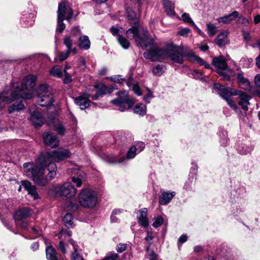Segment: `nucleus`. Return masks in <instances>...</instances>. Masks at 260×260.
<instances>
[{
  "instance_id": "obj_1",
  "label": "nucleus",
  "mask_w": 260,
  "mask_h": 260,
  "mask_svg": "<svg viewBox=\"0 0 260 260\" xmlns=\"http://www.w3.org/2000/svg\"><path fill=\"white\" fill-rule=\"evenodd\" d=\"M71 154L69 149L63 148L41 153L36 164L32 162L23 164L25 175L39 186H45L48 180H51L56 175L57 167L53 161L63 160L70 157Z\"/></svg>"
},
{
  "instance_id": "obj_2",
  "label": "nucleus",
  "mask_w": 260,
  "mask_h": 260,
  "mask_svg": "<svg viewBox=\"0 0 260 260\" xmlns=\"http://www.w3.org/2000/svg\"><path fill=\"white\" fill-rule=\"evenodd\" d=\"M20 83H13L10 86L6 87L0 91V111L5 106L17 100H30L32 98L31 93H24L21 88Z\"/></svg>"
},
{
  "instance_id": "obj_3",
  "label": "nucleus",
  "mask_w": 260,
  "mask_h": 260,
  "mask_svg": "<svg viewBox=\"0 0 260 260\" xmlns=\"http://www.w3.org/2000/svg\"><path fill=\"white\" fill-rule=\"evenodd\" d=\"M126 35L130 40L134 39L136 44L143 49L152 45L154 42V39L150 36L147 30L139 29L136 25L127 29Z\"/></svg>"
},
{
  "instance_id": "obj_4",
  "label": "nucleus",
  "mask_w": 260,
  "mask_h": 260,
  "mask_svg": "<svg viewBox=\"0 0 260 260\" xmlns=\"http://www.w3.org/2000/svg\"><path fill=\"white\" fill-rule=\"evenodd\" d=\"M57 13L56 31L61 33L65 28V24L63 21L66 18L70 22L72 19L73 11L67 2L62 1L58 5Z\"/></svg>"
},
{
  "instance_id": "obj_5",
  "label": "nucleus",
  "mask_w": 260,
  "mask_h": 260,
  "mask_svg": "<svg viewBox=\"0 0 260 260\" xmlns=\"http://www.w3.org/2000/svg\"><path fill=\"white\" fill-rule=\"evenodd\" d=\"M212 64L215 68L217 73L224 80H230L231 77L235 75L233 71L229 68L226 60L222 55L214 57Z\"/></svg>"
},
{
  "instance_id": "obj_6",
  "label": "nucleus",
  "mask_w": 260,
  "mask_h": 260,
  "mask_svg": "<svg viewBox=\"0 0 260 260\" xmlns=\"http://www.w3.org/2000/svg\"><path fill=\"white\" fill-rule=\"evenodd\" d=\"M80 205L86 208L94 207L98 202V196L95 191L88 188L83 189L78 194Z\"/></svg>"
},
{
  "instance_id": "obj_7",
  "label": "nucleus",
  "mask_w": 260,
  "mask_h": 260,
  "mask_svg": "<svg viewBox=\"0 0 260 260\" xmlns=\"http://www.w3.org/2000/svg\"><path fill=\"white\" fill-rule=\"evenodd\" d=\"M190 50L186 47L181 48L171 44L167 47L166 58H169L174 63L182 64L184 61L183 57H186L185 53L190 52Z\"/></svg>"
},
{
  "instance_id": "obj_8",
  "label": "nucleus",
  "mask_w": 260,
  "mask_h": 260,
  "mask_svg": "<svg viewBox=\"0 0 260 260\" xmlns=\"http://www.w3.org/2000/svg\"><path fill=\"white\" fill-rule=\"evenodd\" d=\"M37 103L42 107H47L52 105L54 98L51 88L47 84H41L37 89Z\"/></svg>"
},
{
  "instance_id": "obj_9",
  "label": "nucleus",
  "mask_w": 260,
  "mask_h": 260,
  "mask_svg": "<svg viewBox=\"0 0 260 260\" xmlns=\"http://www.w3.org/2000/svg\"><path fill=\"white\" fill-rule=\"evenodd\" d=\"M214 88L218 91L219 95L227 102V104L233 108L235 112H238L239 110V108L232 98V95H234L233 92L235 91V89L226 87L219 83H215L214 84Z\"/></svg>"
},
{
  "instance_id": "obj_10",
  "label": "nucleus",
  "mask_w": 260,
  "mask_h": 260,
  "mask_svg": "<svg viewBox=\"0 0 260 260\" xmlns=\"http://www.w3.org/2000/svg\"><path fill=\"white\" fill-rule=\"evenodd\" d=\"M117 94L118 98L111 100L110 103L118 107L119 111L124 112L133 106L135 101L129 98L126 92H118Z\"/></svg>"
},
{
  "instance_id": "obj_11",
  "label": "nucleus",
  "mask_w": 260,
  "mask_h": 260,
  "mask_svg": "<svg viewBox=\"0 0 260 260\" xmlns=\"http://www.w3.org/2000/svg\"><path fill=\"white\" fill-rule=\"evenodd\" d=\"M154 41L152 45L149 46L146 49L148 51L144 53V56L146 59H149L152 61H159L161 59L166 58L167 48L160 49L155 47Z\"/></svg>"
},
{
  "instance_id": "obj_12",
  "label": "nucleus",
  "mask_w": 260,
  "mask_h": 260,
  "mask_svg": "<svg viewBox=\"0 0 260 260\" xmlns=\"http://www.w3.org/2000/svg\"><path fill=\"white\" fill-rule=\"evenodd\" d=\"M77 191V189L72 185L71 182H67L60 186L58 192L60 196L71 198L76 195Z\"/></svg>"
},
{
  "instance_id": "obj_13",
  "label": "nucleus",
  "mask_w": 260,
  "mask_h": 260,
  "mask_svg": "<svg viewBox=\"0 0 260 260\" xmlns=\"http://www.w3.org/2000/svg\"><path fill=\"white\" fill-rule=\"evenodd\" d=\"M95 88H97L96 94L92 96V99L96 100L100 97H103L104 95L112 93L114 90L117 89V87L114 86H107L103 83H99L94 85Z\"/></svg>"
},
{
  "instance_id": "obj_14",
  "label": "nucleus",
  "mask_w": 260,
  "mask_h": 260,
  "mask_svg": "<svg viewBox=\"0 0 260 260\" xmlns=\"http://www.w3.org/2000/svg\"><path fill=\"white\" fill-rule=\"evenodd\" d=\"M233 93H234V95L239 96L240 101L238 102V105L241 107L243 110L247 111L248 106L250 104L249 100L251 98V96L245 92L240 90L235 89V91Z\"/></svg>"
},
{
  "instance_id": "obj_15",
  "label": "nucleus",
  "mask_w": 260,
  "mask_h": 260,
  "mask_svg": "<svg viewBox=\"0 0 260 260\" xmlns=\"http://www.w3.org/2000/svg\"><path fill=\"white\" fill-rule=\"evenodd\" d=\"M36 76L33 75H29L24 78V82L25 85L22 83L18 82L22 85L20 87L23 89L22 90L24 93L29 92L32 94V97L34 96V94L31 91V90L36 84Z\"/></svg>"
},
{
  "instance_id": "obj_16",
  "label": "nucleus",
  "mask_w": 260,
  "mask_h": 260,
  "mask_svg": "<svg viewBox=\"0 0 260 260\" xmlns=\"http://www.w3.org/2000/svg\"><path fill=\"white\" fill-rule=\"evenodd\" d=\"M32 214V211L28 207H24L17 210L13 215V217L16 224L19 222L30 217Z\"/></svg>"
},
{
  "instance_id": "obj_17",
  "label": "nucleus",
  "mask_w": 260,
  "mask_h": 260,
  "mask_svg": "<svg viewBox=\"0 0 260 260\" xmlns=\"http://www.w3.org/2000/svg\"><path fill=\"white\" fill-rule=\"evenodd\" d=\"M89 95L87 93H83L74 99L75 103L78 105L82 110L88 108L90 101L89 100Z\"/></svg>"
},
{
  "instance_id": "obj_18",
  "label": "nucleus",
  "mask_w": 260,
  "mask_h": 260,
  "mask_svg": "<svg viewBox=\"0 0 260 260\" xmlns=\"http://www.w3.org/2000/svg\"><path fill=\"white\" fill-rule=\"evenodd\" d=\"M185 55H186V58L189 61L196 62L200 66H204L207 69H211L209 64L200 57L197 56L192 50H190L189 53H185Z\"/></svg>"
},
{
  "instance_id": "obj_19",
  "label": "nucleus",
  "mask_w": 260,
  "mask_h": 260,
  "mask_svg": "<svg viewBox=\"0 0 260 260\" xmlns=\"http://www.w3.org/2000/svg\"><path fill=\"white\" fill-rule=\"evenodd\" d=\"M43 138L45 144L51 147H55L59 145V140L53 134L45 133L43 135Z\"/></svg>"
},
{
  "instance_id": "obj_20",
  "label": "nucleus",
  "mask_w": 260,
  "mask_h": 260,
  "mask_svg": "<svg viewBox=\"0 0 260 260\" xmlns=\"http://www.w3.org/2000/svg\"><path fill=\"white\" fill-rule=\"evenodd\" d=\"M21 185L24 187L28 193L35 200L39 198V196L37 191L36 187L31 184V183L27 180H23L21 182Z\"/></svg>"
},
{
  "instance_id": "obj_21",
  "label": "nucleus",
  "mask_w": 260,
  "mask_h": 260,
  "mask_svg": "<svg viewBox=\"0 0 260 260\" xmlns=\"http://www.w3.org/2000/svg\"><path fill=\"white\" fill-rule=\"evenodd\" d=\"M237 78L239 85L245 90L251 89L250 83L248 79L244 77V73L239 72L237 74Z\"/></svg>"
},
{
  "instance_id": "obj_22",
  "label": "nucleus",
  "mask_w": 260,
  "mask_h": 260,
  "mask_svg": "<svg viewBox=\"0 0 260 260\" xmlns=\"http://www.w3.org/2000/svg\"><path fill=\"white\" fill-rule=\"evenodd\" d=\"M29 120L36 127L41 126L44 123L41 114L38 111L30 112Z\"/></svg>"
},
{
  "instance_id": "obj_23",
  "label": "nucleus",
  "mask_w": 260,
  "mask_h": 260,
  "mask_svg": "<svg viewBox=\"0 0 260 260\" xmlns=\"http://www.w3.org/2000/svg\"><path fill=\"white\" fill-rule=\"evenodd\" d=\"M139 223L144 227L147 228L149 225V221L147 218V209L143 208L139 210V215L137 217Z\"/></svg>"
},
{
  "instance_id": "obj_24",
  "label": "nucleus",
  "mask_w": 260,
  "mask_h": 260,
  "mask_svg": "<svg viewBox=\"0 0 260 260\" xmlns=\"http://www.w3.org/2000/svg\"><path fill=\"white\" fill-rule=\"evenodd\" d=\"M175 192L174 191H164L159 198V203L160 204L165 205L168 204L173 198L175 196Z\"/></svg>"
},
{
  "instance_id": "obj_25",
  "label": "nucleus",
  "mask_w": 260,
  "mask_h": 260,
  "mask_svg": "<svg viewBox=\"0 0 260 260\" xmlns=\"http://www.w3.org/2000/svg\"><path fill=\"white\" fill-rule=\"evenodd\" d=\"M239 15V13L237 11H234L229 15L218 18L217 20L219 22L228 24L237 18Z\"/></svg>"
},
{
  "instance_id": "obj_26",
  "label": "nucleus",
  "mask_w": 260,
  "mask_h": 260,
  "mask_svg": "<svg viewBox=\"0 0 260 260\" xmlns=\"http://www.w3.org/2000/svg\"><path fill=\"white\" fill-rule=\"evenodd\" d=\"M74 43V41L71 36L66 35L63 38V44L66 46L67 50L72 51L74 54H75L77 52V50L73 47Z\"/></svg>"
},
{
  "instance_id": "obj_27",
  "label": "nucleus",
  "mask_w": 260,
  "mask_h": 260,
  "mask_svg": "<svg viewBox=\"0 0 260 260\" xmlns=\"http://www.w3.org/2000/svg\"><path fill=\"white\" fill-rule=\"evenodd\" d=\"M228 31H223L216 38L215 42L218 46L222 47L229 43L228 39Z\"/></svg>"
},
{
  "instance_id": "obj_28",
  "label": "nucleus",
  "mask_w": 260,
  "mask_h": 260,
  "mask_svg": "<svg viewBox=\"0 0 260 260\" xmlns=\"http://www.w3.org/2000/svg\"><path fill=\"white\" fill-rule=\"evenodd\" d=\"M25 106L23 103L22 100H21L19 102H16L13 104L9 106L8 108V111L9 114H12L14 112H18L20 111L24 110Z\"/></svg>"
},
{
  "instance_id": "obj_29",
  "label": "nucleus",
  "mask_w": 260,
  "mask_h": 260,
  "mask_svg": "<svg viewBox=\"0 0 260 260\" xmlns=\"http://www.w3.org/2000/svg\"><path fill=\"white\" fill-rule=\"evenodd\" d=\"M78 46L83 50H88L90 47V41L87 36H80L78 39Z\"/></svg>"
},
{
  "instance_id": "obj_30",
  "label": "nucleus",
  "mask_w": 260,
  "mask_h": 260,
  "mask_svg": "<svg viewBox=\"0 0 260 260\" xmlns=\"http://www.w3.org/2000/svg\"><path fill=\"white\" fill-rule=\"evenodd\" d=\"M163 6L167 15L173 17L175 15L174 11V4L169 0H162Z\"/></svg>"
},
{
  "instance_id": "obj_31",
  "label": "nucleus",
  "mask_w": 260,
  "mask_h": 260,
  "mask_svg": "<svg viewBox=\"0 0 260 260\" xmlns=\"http://www.w3.org/2000/svg\"><path fill=\"white\" fill-rule=\"evenodd\" d=\"M133 111L134 113L138 114L140 116H143L147 112L146 106L142 103L138 104L135 106Z\"/></svg>"
},
{
  "instance_id": "obj_32",
  "label": "nucleus",
  "mask_w": 260,
  "mask_h": 260,
  "mask_svg": "<svg viewBox=\"0 0 260 260\" xmlns=\"http://www.w3.org/2000/svg\"><path fill=\"white\" fill-rule=\"evenodd\" d=\"M46 257L48 260H58L56 257V251L51 246L46 249Z\"/></svg>"
},
{
  "instance_id": "obj_33",
  "label": "nucleus",
  "mask_w": 260,
  "mask_h": 260,
  "mask_svg": "<svg viewBox=\"0 0 260 260\" xmlns=\"http://www.w3.org/2000/svg\"><path fill=\"white\" fill-rule=\"evenodd\" d=\"M50 74L54 77L61 78L62 76V73L61 68L57 66L54 67L50 71Z\"/></svg>"
},
{
  "instance_id": "obj_34",
  "label": "nucleus",
  "mask_w": 260,
  "mask_h": 260,
  "mask_svg": "<svg viewBox=\"0 0 260 260\" xmlns=\"http://www.w3.org/2000/svg\"><path fill=\"white\" fill-rule=\"evenodd\" d=\"M118 43L121 46V47L124 49H127L130 45L129 42L124 37L119 36L117 38Z\"/></svg>"
},
{
  "instance_id": "obj_35",
  "label": "nucleus",
  "mask_w": 260,
  "mask_h": 260,
  "mask_svg": "<svg viewBox=\"0 0 260 260\" xmlns=\"http://www.w3.org/2000/svg\"><path fill=\"white\" fill-rule=\"evenodd\" d=\"M73 217L72 215L70 213H67L63 218V222L65 224V225L68 227L70 228V226H72L73 224Z\"/></svg>"
},
{
  "instance_id": "obj_36",
  "label": "nucleus",
  "mask_w": 260,
  "mask_h": 260,
  "mask_svg": "<svg viewBox=\"0 0 260 260\" xmlns=\"http://www.w3.org/2000/svg\"><path fill=\"white\" fill-rule=\"evenodd\" d=\"M208 34L209 36L213 37L215 35L217 31L216 27L213 24L209 23L207 24Z\"/></svg>"
},
{
  "instance_id": "obj_37",
  "label": "nucleus",
  "mask_w": 260,
  "mask_h": 260,
  "mask_svg": "<svg viewBox=\"0 0 260 260\" xmlns=\"http://www.w3.org/2000/svg\"><path fill=\"white\" fill-rule=\"evenodd\" d=\"M137 150V149L135 146L131 147L127 153L126 157L129 159L134 158L136 154Z\"/></svg>"
},
{
  "instance_id": "obj_38",
  "label": "nucleus",
  "mask_w": 260,
  "mask_h": 260,
  "mask_svg": "<svg viewBox=\"0 0 260 260\" xmlns=\"http://www.w3.org/2000/svg\"><path fill=\"white\" fill-rule=\"evenodd\" d=\"M154 221L152 224V226L155 228L160 226L164 222L163 218L161 216H157L154 218Z\"/></svg>"
},
{
  "instance_id": "obj_39",
  "label": "nucleus",
  "mask_w": 260,
  "mask_h": 260,
  "mask_svg": "<svg viewBox=\"0 0 260 260\" xmlns=\"http://www.w3.org/2000/svg\"><path fill=\"white\" fill-rule=\"evenodd\" d=\"M252 151V149L250 147L246 146H242L238 148V152L242 155H246L250 153Z\"/></svg>"
},
{
  "instance_id": "obj_40",
  "label": "nucleus",
  "mask_w": 260,
  "mask_h": 260,
  "mask_svg": "<svg viewBox=\"0 0 260 260\" xmlns=\"http://www.w3.org/2000/svg\"><path fill=\"white\" fill-rule=\"evenodd\" d=\"M191 30L187 27H180L179 30L177 32V35L181 36H187V35L190 33Z\"/></svg>"
},
{
  "instance_id": "obj_41",
  "label": "nucleus",
  "mask_w": 260,
  "mask_h": 260,
  "mask_svg": "<svg viewBox=\"0 0 260 260\" xmlns=\"http://www.w3.org/2000/svg\"><path fill=\"white\" fill-rule=\"evenodd\" d=\"M71 53H72V52L69 50L60 52L59 54V60L63 61L69 57Z\"/></svg>"
},
{
  "instance_id": "obj_42",
  "label": "nucleus",
  "mask_w": 260,
  "mask_h": 260,
  "mask_svg": "<svg viewBox=\"0 0 260 260\" xmlns=\"http://www.w3.org/2000/svg\"><path fill=\"white\" fill-rule=\"evenodd\" d=\"M182 19L185 22L188 23L191 25H194V22L190 18L188 13H184L181 16Z\"/></svg>"
},
{
  "instance_id": "obj_43",
  "label": "nucleus",
  "mask_w": 260,
  "mask_h": 260,
  "mask_svg": "<svg viewBox=\"0 0 260 260\" xmlns=\"http://www.w3.org/2000/svg\"><path fill=\"white\" fill-rule=\"evenodd\" d=\"M111 80L114 82L119 83L120 84H123V83L125 82L126 84H128V83L126 82L124 79L121 78V76L120 75L112 76L111 77Z\"/></svg>"
},
{
  "instance_id": "obj_44",
  "label": "nucleus",
  "mask_w": 260,
  "mask_h": 260,
  "mask_svg": "<svg viewBox=\"0 0 260 260\" xmlns=\"http://www.w3.org/2000/svg\"><path fill=\"white\" fill-rule=\"evenodd\" d=\"M118 254L115 252H110L103 258V260H117Z\"/></svg>"
},
{
  "instance_id": "obj_45",
  "label": "nucleus",
  "mask_w": 260,
  "mask_h": 260,
  "mask_svg": "<svg viewBox=\"0 0 260 260\" xmlns=\"http://www.w3.org/2000/svg\"><path fill=\"white\" fill-rule=\"evenodd\" d=\"M127 15L129 18V21H131V23H134L135 24H136V22L134 21L136 18V14L135 12L131 9L127 10Z\"/></svg>"
},
{
  "instance_id": "obj_46",
  "label": "nucleus",
  "mask_w": 260,
  "mask_h": 260,
  "mask_svg": "<svg viewBox=\"0 0 260 260\" xmlns=\"http://www.w3.org/2000/svg\"><path fill=\"white\" fill-rule=\"evenodd\" d=\"M72 181L77 187H80L82 184V180L79 177L73 176L71 178Z\"/></svg>"
},
{
  "instance_id": "obj_47",
  "label": "nucleus",
  "mask_w": 260,
  "mask_h": 260,
  "mask_svg": "<svg viewBox=\"0 0 260 260\" xmlns=\"http://www.w3.org/2000/svg\"><path fill=\"white\" fill-rule=\"evenodd\" d=\"M55 131L61 136H63L65 133V128L62 124H58L55 127Z\"/></svg>"
},
{
  "instance_id": "obj_48",
  "label": "nucleus",
  "mask_w": 260,
  "mask_h": 260,
  "mask_svg": "<svg viewBox=\"0 0 260 260\" xmlns=\"http://www.w3.org/2000/svg\"><path fill=\"white\" fill-rule=\"evenodd\" d=\"M163 72V68L162 67L158 65L155 68L153 69V73L154 75L159 76H160Z\"/></svg>"
},
{
  "instance_id": "obj_49",
  "label": "nucleus",
  "mask_w": 260,
  "mask_h": 260,
  "mask_svg": "<svg viewBox=\"0 0 260 260\" xmlns=\"http://www.w3.org/2000/svg\"><path fill=\"white\" fill-rule=\"evenodd\" d=\"M81 31L78 27H74L71 29L72 37H77L81 35Z\"/></svg>"
},
{
  "instance_id": "obj_50",
  "label": "nucleus",
  "mask_w": 260,
  "mask_h": 260,
  "mask_svg": "<svg viewBox=\"0 0 260 260\" xmlns=\"http://www.w3.org/2000/svg\"><path fill=\"white\" fill-rule=\"evenodd\" d=\"M238 17V23L243 25L244 26H247L249 24L248 20L243 16H241Z\"/></svg>"
},
{
  "instance_id": "obj_51",
  "label": "nucleus",
  "mask_w": 260,
  "mask_h": 260,
  "mask_svg": "<svg viewBox=\"0 0 260 260\" xmlns=\"http://www.w3.org/2000/svg\"><path fill=\"white\" fill-rule=\"evenodd\" d=\"M126 244L119 243L117 245L116 250L118 253H121L126 250Z\"/></svg>"
},
{
  "instance_id": "obj_52",
  "label": "nucleus",
  "mask_w": 260,
  "mask_h": 260,
  "mask_svg": "<svg viewBox=\"0 0 260 260\" xmlns=\"http://www.w3.org/2000/svg\"><path fill=\"white\" fill-rule=\"evenodd\" d=\"M146 257L149 259V260L157 259V255L154 252L153 250L150 251V252L148 253L146 255Z\"/></svg>"
},
{
  "instance_id": "obj_53",
  "label": "nucleus",
  "mask_w": 260,
  "mask_h": 260,
  "mask_svg": "<svg viewBox=\"0 0 260 260\" xmlns=\"http://www.w3.org/2000/svg\"><path fill=\"white\" fill-rule=\"evenodd\" d=\"M78 64L79 68H80L82 70H84L85 68V59L81 57L78 60Z\"/></svg>"
},
{
  "instance_id": "obj_54",
  "label": "nucleus",
  "mask_w": 260,
  "mask_h": 260,
  "mask_svg": "<svg viewBox=\"0 0 260 260\" xmlns=\"http://www.w3.org/2000/svg\"><path fill=\"white\" fill-rule=\"evenodd\" d=\"M110 31L113 36H117V38L119 37V36H121L119 34V29L117 27L112 26L110 28Z\"/></svg>"
},
{
  "instance_id": "obj_55",
  "label": "nucleus",
  "mask_w": 260,
  "mask_h": 260,
  "mask_svg": "<svg viewBox=\"0 0 260 260\" xmlns=\"http://www.w3.org/2000/svg\"><path fill=\"white\" fill-rule=\"evenodd\" d=\"M71 257L72 260H84L82 256L77 252L72 253Z\"/></svg>"
},
{
  "instance_id": "obj_56",
  "label": "nucleus",
  "mask_w": 260,
  "mask_h": 260,
  "mask_svg": "<svg viewBox=\"0 0 260 260\" xmlns=\"http://www.w3.org/2000/svg\"><path fill=\"white\" fill-rule=\"evenodd\" d=\"M153 98L152 92L150 90L148 91L147 94L144 96L143 100L147 103H149L150 100Z\"/></svg>"
},
{
  "instance_id": "obj_57",
  "label": "nucleus",
  "mask_w": 260,
  "mask_h": 260,
  "mask_svg": "<svg viewBox=\"0 0 260 260\" xmlns=\"http://www.w3.org/2000/svg\"><path fill=\"white\" fill-rule=\"evenodd\" d=\"M242 34L243 38L246 41L249 42L250 41L251 37L249 32L245 30H243Z\"/></svg>"
},
{
  "instance_id": "obj_58",
  "label": "nucleus",
  "mask_w": 260,
  "mask_h": 260,
  "mask_svg": "<svg viewBox=\"0 0 260 260\" xmlns=\"http://www.w3.org/2000/svg\"><path fill=\"white\" fill-rule=\"evenodd\" d=\"M65 77L64 78L63 82L66 84L69 83L72 81V77L67 72L65 71L64 73Z\"/></svg>"
},
{
  "instance_id": "obj_59",
  "label": "nucleus",
  "mask_w": 260,
  "mask_h": 260,
  "mask_svg": "<svg viewBox=\"0 0 260 260\" xmlns=\"http://www.w3.org/2000/svg\"><path fill=\"white\" fill-rule=\"evenodd\" d=\"M154 238V237L152 235L151 233H150L148 231H147V236L145 238V240L146 241L148 242V244H149V242H152V241L153 240Z\"/></svg>"
},
{
  "instance_id": "obj_60",
  "label": "nucleus",
  "mask_w": 260,
  "mask_h": 260,
  "mask_svg": "<svg viewBox=\"0 0 260 260\" xmlns=\"http://www.w3.org/2000/svg\"><path fill=\"white\" fill-rule=\"evenodd\" d=\"M69 207L70 210H71L72 211H76V210H77L78 209L79 205L76 202L73 203L72 202H70Z\"/></svg>"
},
{
  "instance_id": "obj_61",
  "label": "nucleus",
  "mask_w": 260,
  "mask_h": 260,
  "mask_svg": "<svg viewBox=\"0 0 260 260\" xmlns=\"http://www.w3.org/2000/svg\"><path fill=\"white\" fill-rule=\"evenodd\" d=\"M193 76L196 79H203L204 77V75L202 72L199 71H194Z\"/></svg>"
},
{
  "instance_id": "obj_62",
  "label": "nucleus",
  "mask_w": 260,
  "mask_h": 260,
  "mask_svg": "<svg viewBox=\"0 0 260 260\" xmlns=\"http://www.w3.org/2000/svg\"><path fill=\"white\" fill-rule=\"evenodd\" d=\"M133 90H134L135 93L138 95H141L142 94V91H141L139 86L137 85H134Z\"/></svg>"
},
{
  "instance_id": "obj_63",
  "label": "nucleus",
  "mask_w": 260,
  "mask_h": 260,
  "mask_svg": "<svg viewBox=\"0 0 260 260\" xmlns=\"http://www.w3.org/2000/svg\"><path fill=\"white\" fill-rule=\"evenodd\" d=\"M58 248L63 254L66 253V249L64 245V243L62 241H60L59 242Z\"/></svg>"
},
{
  "instance_id": "obj_64",
  "label": "nucleus",
  "mask_w": 260,
  "mask_h": 260,
  "mask_svg": "<svg viewBox=\"0 0 260 260\" xmlns=\"http://www.w3.org/2000/svg\"><path fill=\"white\" fill-rule=\"evenodd\" d=\"M254 83L257 87L260 88V74H257L254 78Z\"/></svg>"
}]
</instances>
